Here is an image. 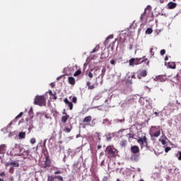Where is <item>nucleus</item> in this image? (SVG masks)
Wrapping results in <instances>:
<instances>
[{
	"mask_svg": "<svg viewBox=\"0 0 181 181\" xmlns=\"http://www.w3.org/2000/svg\"><path fill=\"white\" fill-rule=\"evenodd\" d=\"M105 155L107 158H115L118 155V151L112 146L106 148Z\"/></svg>",
	"mask_w": 181,
	"mask_h": 181,
	"instance_id": "1",
	"label": "nucleus"
},
{
	"mask_svg": "<svg viewBox=\"0 0 181 181\" xmlns=\"http://www.w3.org/2000/svg\"><path fill=\"white\" fill-rule=\"evenodd\" d=\"M150 135L151 136H154L158 138L160 135V127L159 126H152L150 127Z\"/></svg>",
	"mask_w": 181,
	"mask_h": 181,
	"instance_id": "2",
	"label": "nucleus"
},
{
	"mask_svg": "<svg viewBox=\"0 0 181 181\" xmlns=\"http://www.w3.org/2000/svg\"><path fill=\"white\" fill-rule=\"evenodd\" d=\"M35 105H39L40 107H43L46 105V99L44 96H36L34 100Z\"/></svg>",
	"mask_w": 181,
	"mask_h": 181,
	"instance_id": "3",
	"label": "nucleus"
},
{
	"mask_svg": "<svg viewBox=\"0 0 181 181\" xmlns=\"http://www.w3.org/2000/svg\"><path fill=\"white\" fill-rule=\"evenodd\" d=\"M6 168H9V173H13V168H19V163L14 162H7L6 163Z\"/></svg>",
	"mask_w": 181,
	"mask_h": 181,
	"instance_id": "4",
	"label": "nucleus"
},
{
	"mask_svg": "<svg viewBox=\"0 0 181 181\" xmlns=\"http://www.w3.org/2000/svg\"><path fill=\"white\" fill-rule=\"evenodd\" d=\"M138 144L141 146V148H145L146 145H148V142L146 141V136H144L142 137H140L137 140Z\"/></svg>",
	"mask_w": 181,
	"mask_h": 181,
	"instance_id": "5",
	"label": "nucleus"
},
{
	"mask_svg": "<svg viewBox=\"0 0 181 181\" xmlns=\"http://www.w3.org/2000/svg\"><path fill=\"white\" fill-rule=\"evenodd\" d=\"M144 15L146 16V18H151L152 17V12H151V6H148L147 8L145 9L144 13L141 14V19L144 18Z\"/></svg>",
	"mask_w": 181,
	"mask_h": 181,
	"instance_id": "6",
	"label": "nucleus"
},
{
	"mask_svg": "<svg viewBox=\"0 0 181 181\" xmlns=\"http://www.w3.org/2000/svg\"><path fill=\"white\" fill-rule=\"evenodd\" d=\"M146 76H148V72L145 69L139 71L137 72V77L139 79L142 78V77H146Z\"/></svg>",
	"mask_w": 181,
	"mask_h": 181,
	"instance_id": "7",
	"label": "nucleus"
},
{
	"mask_svg": "<svg viewBox=\"0 0 181 181\" xmlns=\"http://www.w3.org/2000/svg\"><path fill=\"white\" fill-rule=\"evenodd\" d=\"M148 59H144V58H134V64H136V66L138 64H141V63H144V62H146Z\"/></svg>",
	"mask_w": 181,
	"mask_h": 181,
	"instance_id": "8",
	"label": "nucleus"
},
{
	"mask_svg": "<svg viewBox=\"0 0 181 181\" xmlns=\"http://www.w3.org/2000/svg\"><path fill=\"white\" fill-rule=\"evenodd\" d=\"M165 65L167 66L168 69H176V64H175V62H165Z\"/></svg>",
	"mask_w": 181,
	"mask_h": 181,
	"instance_id": "9",
	"label": "nucleus"
},
{
	"mask_svg": "<svg viewBox=\"0 0 181 181\" xmlns=\"http://www.w3.org/2000/svg\"><path fill=\"white\" fill-rule=\"evenodd\" d=\"M64 102L65 103V104H66V105H68V107H69V110H73V103L70 101H69V99L65 98L64 100Z\"/></svg>",
	"mask_w": 181,
	"mask_h": 181,
	"instance_id": "10",
	"label": "nucleus"
},
{
	"mask_svg": "<svg viewBox=\"0 0 181 181\" xmlns=\"http://www.w3.org/2000/svg\"><path fill=\"white\" fill-rule=\"evenodd\" d=\"M131 151L132 153H138L139 152V147L138 146H133L131 147Z\"/></svg>",
	"mask_w": 181,
	"mask_h": 181,
	"instance_id": "11",
	"label": "nucleus"
},
{
	"mask_svg": "<svg viewBox=\"0 0 181 181\" xmlns=\"http://www.w3.org/2000/svg\"><path fill=\"white\" fill-rule=\"evenodd\" d=\"M6 152V145L1 144L0 146V153H5Z\"/></svg>",
	"mask_w": 181,
	"mask_h": 181,
	"instance_id": "12",
	"label": "nucleus"
},
{
	"mask_svg": "<svg viewBox=\"0 0 181 181\" xmlns=\"http://www.w3.org/2000/svg\"><path fill=\"white\" fill-rule=\"evenodd\" d=\"M91 116H87L83 119V122L84 124H90V122H91Z\"/></svg>",
	"mask_w": 181,
	"mask_h": 181,
	"instance_id": "13",
	"label": "nucleus"
},
{
	"mask_svg": "<svg viewBox=\"0 0 181 181\" xmlns=\"http://www.w3.org/2000/svg\"><path fill=\"white\" fill-rule=\"evenodd\" d=\"M177 4L174 3V2H170L168 4V6L169 8V9H175V8L177 6Z\"/></svg>",
	"mask_w": 181,
	"mask_h": 181,
	"instance_id": "14",
	"label": "nucleus"
},
{
	"mask_svg": "<svg viewBox=\"0 0 181 181\" xmlns=\"http://www.w3.org/2000/svg\"><path fill=\"white\" fill-rule=\"evenodd\" d=\"M69 84H71V86H74L76 84V79L71 76L68 78Z\"/></svg>",
	"mask_w": 181,
	"mask_h": 181,
	"instance_id": "15",
	"label": "nucleus"
},
{
	"mask_svg": "<svg viewBox=\"0 0 181 181\" xmlns=\"http://www.w3.org/2000/svg\"><path fill=\"white\" fill-rule=\"evenodd\" d=\"M129 66L134 67V66H136L135 64V58H132L129 61Z\"/></svg>",
	"mask_w": 181,
	"mask_h": 181,
	"instance_id": "16",
	"label": "nucleus"
},
{
	"mask_svg": "<svg viewBox=\"0 0 181 181\" xmlns=\"http://www.w3.org/2000/svg\"><path fill=\"white\" fill-rule=\"evenodd\" d=\"M26 136L25 132H21L18 134L19 139H25V137Z\"/></svg>",
	"mask_w": 181,
	"mask_h": 181,
	"instance_id": "17",
	"label": "nucleus"
},
{
	"mask_svg": "<svg viewBox=\"0 0 181 181\" xmlns=\"http://www.w3.org/2000/svg\"><path fill=\"white\" fill-rule=\"evenodd\" d=\"M120 145L124 148L127 146V140H122L120 141Z\"/></svg>",
	"mask_w": 181,
	"mask_h": 181,
	"instance_id": "18",
	"label": "nucleus"
},
{
	"mask_svg": "<svg viewBox=\"0 0 181 181\" xmlns=\"http://www.w3.org/2000/svg\"><path fill=\"white\" fill-rule=\"evenodd\" d=\"M175 157H177V159H178V160H181V151H178L175 154Z\"/></svg>",
	"mask_w": 181,
	"mask_h": 181,
	"instance_id": "19",
	"label": "nucleus"
},
{
	"mask_svg": "<svg viewBox=\"0 0 181 181\" xmlns=\"http://www.w3.org/2000/svg\"><path fill=\"white\" fill-rule=\"evenodd\" d=\"M100 49V46L97 45L93 50L90 52V53H95V52H98Z\"/></svg>",
	"mask_w": 181,
	"mask_h": 181,
	"instance_id": "20",
	"label": "nucleus"
},
{
	"mask_svg": "<svg viewBox=\"0 0 181 181\" xmlns=\"http://www.w3.org/2000/svg\"><path fill=\"white\" fill-rule=\"evenodd\" d=\"M67 119H69V116H63L62 118V122H67Z\"/></svg>",
	"mask_w": 181,
	"mask_h": 181,
	"instance_id": "21",
	"label": "nucleus"
},
{
	"mask_svg": "<svg viewBox=\"0 0 181 181\" xmlns=\"http://www.w3.org/2000/svg\"><path fill=\"white\" fill-rule=\"evenodd\" d=\"M153 30L152 28H147V30H146V33L147 35H151V33H152Z\"/></svg>",
	"mask_w": 181,
	"mask_h": 181,
	"instance_id": "22",
	"label": "nucleus"
},
{
	"mask_svg": "<svg viewBox=\"0 0 181 181\" xmlns=\"http://www.w3.org/2000/svg\"><path fill=\"white\" fill-rule=\"evenodd\" d=\"M173 83H175L176 84H177L179 83V77L176 76L173 79Z\"/></svg>",
	"mask_w": 181,
	"mask_h": 181,
	"instance_id": "23",
	"label": "nucleus"
},
{
	"mask_svg": "<svg viewBox=\"0 0 181 181\" xmlns=\"http://www.w3.org/2000/svg\"><path fill=\"white\" fill-rule=\"evenodd\" d=\"M80 74H81V71H76L74 74V77H77V76H80Z\"/></svg>",
	"mask_w": 181,
	"mask_h": 181,
	"instance_id": "24",
	"label": "nucleus"
},
{
	"mask_svg": "<svg viewBox=\"0 0 181 181\" xmlns=\"http://www.w3.org/2000/svg\"><path fill=\"white\" fill-rule=\"evenodd\" d=\"M30 144H32V145L36 144V139H35V138L30 139Z\"/></svg>",
	"mask_w": 181,
	"mask_h": 181,
	"instance_id": "25",
	"label": "nucleus"
},
{
	"mask_svg": "<svg viewBox=\"0 0 181 181\" xmlns=\"http://www.w3.org/2000/svg\"><path fill=\"white\" fill-rule=\"evenodd\" d=\"M47 181H54V177L53 176H48Z\"/></svg>",
	"mask_w": 181,
	"mask_h": 181,
	"instance_id": "26",
	"label": "nucleus"
},
{
	"mask_svg": "<svg viewBox=\"0 0 181 181\" xmlns=\"http://www.w3.org/2000/svg\"><path fill=\"white\" fill-rule=\"evenodd\" d=\"M89 84L90 83H88V88H90V90H93L95 88V86L94 85H89Z\"/></svg>",
	"mask_w": 181,
	"mask_h": 181,
	"instance_id": "27",
	"label": "nucleus"
},
{
	"mask_svg": "<svg viewBox=\"0 0 181 181\" xmlns=\"http://www.w3.org/2000/svg\"><path fill=\"white\" fill-rule=\"evenodd\" d=\"M56 179H58L60 181H63V177L60 176V175H57L55 176Z\"/></svg>",
	"mask_w": 181,
	"mask_h": 181,
	"instance_id": "28",
	"label": "nucleus"
},
{
	"mask_svg": "<svg viewBox=\"0 0 181 181\" xmlns=\"http://www.w3.org/2000/svg\"><path fill=\"white\" fill-rule=\"evenodd\" d=\"M71 131V129L68 128V127H66V128H65V129H64V132H67V133H69V132H70Z\"/></svg>",
	"mask_w": 181,
	"mask_h": 181,
	"instance_id": "29",
	"label": "nucleus"
},
{
	"mask_svg": "<svg viewBox=\"0 0 181 181\" xmlns=\"http://www.w3.org/2000/svg\"><path fill=\"white\" fill-rule=\"evenodd\" d=\"M22 115H23V112H20V114L16 117V119H18V118H21Z\"/></svg>",
	"mask_w": 181,
	"mask_h": 181,
	"instance_id": "30",
	"label": "nucleus"
},
{
	"mask_svg": "<svg viewBox=\"0 0 181 181\" xmlns=\"http://www.w3.org/2000/svg\"><path fill=\"white\" fill-rule=\"evenodd\" d=\"M114 38V35H109L107 38H106V40H110V39H113Z\"/></svg>",
	"mask_w": 181,
	"mask_h": 181,
	"instance_id": "31",
	"label": "nucleus"
},
{
	"mask_svg": "<svg viewBox=\"0 0 181 181\" xmlns=\"http://www.w3.org/2000/svg\"><path fill=\"white\" fill-rule=\"evenodd\" d=\"M115 63H117V62H115V60L111 59L110 64H112V66H115Z\"/></svg>",
	"mask_w": 181,
	"mask_h": 181,
	"instance_id": "32",
	"label": "nucleus"
},
{
	"mask_svg": "<svg viewBox=\"0 0 181 181\" xmlns=\"http://www.w3.org/2000/svg\"><path fill=\"white\" fill-rule=\"evenodd\" d=\"M72 102H74V104H76V103H77V98L76 97H73Z\"/></svg>",
	"mask_w": 181,
	"mask_h": 181,
	"instance_id": "33",
	"label": "nucleus"
},
{
	"mask_svg": "<svg viewBox=\"0 0 181 181\" xmlns=\"http://www.w3.org/2000/svg\"><path fill=\"white\" fill-rule=\"evenodd\" d=\"M161 56H163V54H165V53H166V51H165V49H162L160 52Z\"/></svg>",
	"mask_w": 181,
	"mask_h": 181,
	"instance_id": "34",
	"label": "nucleus"
},
{
	"mask_svg": "<svg viewBox=\"0 0 181 181\" xmlns=\"http://www.w3.org/2000/svg\"><path fill=\"white\" fill-rule=\"evenodd\" d=\"M169 151H170V147H167V148H165V152L166 153H168L169 152Z\"/></svg>",
	"mask_w": 181,
	"mask_h": 181,
	"instance_id": "35",
	"label": "nucleus"
},
{
	"mask_svg": "<svg viewBox=\"0 0 181 181\" xmlns=\"http://www.w3.org/2000/svg\"><path fill=\"white\" fill-rule=\"evenodd\" d=\"M54 175H62V171L60 170L55 171Z\"/></svg>",
	"mask_w": 181,
	"mask_h": 181,
	"instance_id": "36",
	"label": "nucleus"
},
{
	"mask_svg": "<svg viewBox=\"0 0 181 181\" xmlns=\"http://www.w3.org/2000/svg\"><path fill=\"white\" fill-rule=\"evenodd\" d=\"M88 77H90V78H93V73L89 72L88 73Z\"/></svg>",
	"mask_w": 181,
	"mask_h": 181,
	"instance_id": "37",
	"label": "nucleus"
},
{
	"mask_svg": "<svg viewBox=\"0 0 181 181\" xmlns=\"http://www.w3.org/2000/svg\"><path fill=\"white\" fill-rule=\"evenodd\" d=\"M161 144L162 145H165L166 144V141L163 139L161 140Z\"/></svg>",
	"mask_w": 181,
	"mask_h": 181,
	"instance_id": "38",
	"label": "nucleus"
},
{
	"mask_svg": "<svg viewBox=\"0 0 181 181\" xmlns=\"http://www.w3.org/2000/svg\"><path fill=\"white\" fill-rule=\"evenodd\" d=\"M160 32V30H156V33L157 34V35H159V33Z\"/></svg>",
	"mask_w": 181,
	"mask_h": 181,
	"instance_id": "39",
	"label": "nucleus"
},
{
	"mask_svg": "<svg viewBox=\"0 0 181 181\" xmlns=\"http://www.w3.org/2000/svg\"><path fill=\"white\" fill-rule=\"evenodd\" d=\"M0 176H5V173L4 172L0 173Z\"/></svg>",
	"mask_w": 181,
	"mask_h": 181,
	"instance_id": "40",
	"label": "nucleus"
},
{
	"mask_svg": "<svg viewBox=\"0 0 181 181\" xmlns=\"http://www.w3.org/2000/svg\"><path fill=\"white\" fill-rule=\"evenodd\" d=\"M11 125H12V122L9 123V124L7 126V128H11Z\"/></svg>",
	"mask_w": 181,
	"mask_h": 181,
	"instance_id": "41",
	"label": "nucleus"
},
{
	"mask_svg": "<svg viewBox=\"0 0 181 181\" xmlns=\"http://www.w3.org/2000/svg\"><path fill=\"white\" fill-rule=\"evenodd\" d=\"M106 141H111V137H107Z\"/></svg>",
	"mask_w": 181,
	"mask_h": 181,
	"instance_id": "42",
	"label": "nucleus"
},
{
	"mask_svg": "<svg viewBox=\"0 0 181 181\" xmlns=\"http://www.w3.org/2000/svg\"><path fill=\"white\" fill-rule=\"evenodd\" d=\"M160 2L161 4H163V3L165 2V0H160Z\"/></svg>",
	"mask_w": 181,
	"mask_h": 181,
	"instance_id": "43",
	"label": "nucleus"
},
{
	"mask_svg": "<svg viewBox=\"0 0 181 181\" xmlns=\"http://www.w3.org/2000/svg\"><path fill=\"white\" fill-rule=\"evenodd\" d=\"M154 114H155L156 116L159 115V113H158V112H155Z\"/></svg>",
	"mask_w": 181,
	"mask_h": 181,
	"instance_id": "44",
	"label": "nucleus"
},
{
	"mask_svg": "<svg viewBox=\"0 0 181 181\" xmlns=\"http://www.w3.org/2000/svg\"><path fill=\"white\" fill-rule=\"evenodd\" d=\"M168 59H169V57H165V62H166L167 60H168Z\"/></svg>",
	"mask_w": 181,
	"mask_h": 181,
	"instance_id": "45",
	"label": "nucleus"
},
{
	"mask_svg": "<svg viewBox=\"0 0 181 181\" xmlns=\"http://www.w3.org/2000/svg\"><path fill=\"white\" fill-rule=\"evenodd\" d=\"M6 129L7 132H10V131H11V129Z\"/></svg>",
	"mask_w": 181,
	"mask_h": 181,
	"instance_id": "46",
	"label": "nucleus"
},
{
	"mask_svg": "<svg viewBox=\"0 0 181 181\" xmlns=\"http://www.w3.org/2000/svg\"><path fill=\"white\" fill-rule=\"evenodd\" d=\"M18 146H19V145L15 144V148H18Z\"/></svg>",
	"mask_w": 181,
	"mask_h": 181,
	"instance_id": "47",
	"label": "nucleus"
},
{
	"mask_svg": "<svg viewBox=\"0 0 181 181\" xmlns=\"http://www.w3.org/2000/svg\"><path fill=\"white\" fill-rule=\"evenodd\" d=\"M146 64L147 66H149V61H147Z\"/></svg>",
	"mask_w": 181,
	"mask_h": 181,
	"instance_id": "48",
	"label": "nucleus"
},
{
	"mask_svg": "<svg viewBox=\"0 0 181 181\" xmlns=\"http://www.w3.org/2000/svg\"><path fill=\"white\" fill-rule=\"evenodd\" d=\"M98 149H101V146H98Z\"/></svg>",
	"mask_w": 181,
	"mask_h": 181,
	"instance_id": "49",
	"label": "nucleus"
},
{
	"mask_svg": "<svg viewBox=\"0 0 181 181\" xmlns=\"http://www.w3.org/2000/svg\"><path fill=\"white\" fill-rule=\"evenodd\" d=\"M102 71H105V69H102Z\"/></svg>",
	"mask_w": 181,
	"mask_h": 181,
	"instance_id": "50",
	"label": "nucleus"
},
{
	"mask_svg": "<svg viewBox=\"0 0 181 181\" xmlns=\"http://www.w3.org/2000/svg\"><path fill=\"white\" fill-rule=\"evenodd\" d=\"M45 144H46V140L44 141V145H45Z\"/></svg>",
	"mask_w": 181,
	"mask_h": 181,
	"instance_id": "51",
	"label": "nucleus"
},
{
	"mask_svg": "<svg viewBox=\"0 0 181 181\" xmlns=\"http://www.w3.org/2000/svg\"><path fill=\"white\" fill-rule=\"evenodd\" d=\"M0 181H4V180L0 178Z\"/></svg>",
	"mask_w": 181,
	"mask_h": 181,
	"instance_id": "52",
	"label": "nucleus"
},
{
	"mask_svg": "<svg viewBox=\"0 0 181 181\" xmlns=\"http://www.w3.org/2000/svg\"><path fill=\"white\" fill-rule=\"evenodd\" d=\"M49 94H52V90L49 91Z\"/></svg>",
	"mask_w": 181,
	"mask_h": 181,
	"instance_id": "53",
	"label": "nucleus"
},
{
	"mask_svg": "<svg viewBox=\"0 0 181 181\" xmlns=\"http://www.w3.org/2000/svg\"><path fill=\"white\" fill-rule=\"evenodd\" d=\"M30 111H32V107H30Z\"/></svg>",
	"mask_w": 181,
	"mask_h": 181,
	"instance_id": "54",
	"label": "nucleus"
},
{
	"mask_svg": "<svg viewBox=\"0 0 181 181\" xmlns=\"http://www.w3.org/2000/svg\"><path fill=\"white\" fill-rule=\"evenodd\" d=\"M134 74H132V77H134Z\"/></svg>",
	"mask_w": 181,
	"mask_h": 181,
	"instance_id": "55",
	"label": "nucleus"
},
{
	"mask_svg": "<svg viewBox=\"0 0 181 181\" xmlns=\"http://www.w3.org/2000/svg\"><path fill=\"white\" fill-rule=\"evenodd\" d=\"M105 180H107V177H105Z\"/></svg>",
	"mask_w": 181,
	"mask_h": 181,
	"instance_id": "56",
	"label": "nucleus"
}]
</instances>
